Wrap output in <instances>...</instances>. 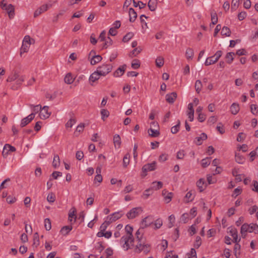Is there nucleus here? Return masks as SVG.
I'll return each mask as SVG.
<instances>
[{"instance_id": "60", "label": "nucleus", "mask_w": 258, "mask_h": 258, "mask_svg": "<svg viewBox=\"0 0 258 258\" xmlns=\"http://www.w3.org/2000/svg\"><path fill=\"white\" fill-rule=\"evenodd\" d=\"M84 127L85 124L84 123H81L77 126L76 131L77 132L81 133L84 131Z\"/></svg>"}, {"instance_id": "12", "label": "nucleus", "mask_w": 258, "mask_h": 258, "mask_svg": "<svg viewBox=\"0 0 258 258\" xmlns=\"http://www.w3.org/2000/svg\"><path fill=\"white\" fill-rule=\"evenodd\" d=\"M197 186L198 187L200 192H202L206 188L207 183L203 178H200L197 182Z\"/></svg>"}, {"instance_id": "18", "label": "nucleus", "mask_w": 258, "mask_h": 258, "mask_svg": "<svg viewBox=\"0 0 258 258\" xmlns=\"http://www.w3.org/2000/svg\"><path fill=\"white\" fill-rule=\"evenodd\" d=\"M207 139V135L203 133L201 135L200 137H198L196 138L195 143L197 145H201L202 144V141L206 140Z\"/></svg>"}, {"instance_id": "59", "label": "nucleus", "mask_w": 258, "mask_h": 258, "mask_svg": "<svg viewBox=\"0 0 258 258\" xmlns=\"http://www.w3.org/2000/svg\"><path fill=\"white\" fill-rule=\"evenodd\" d=\"M151 191H152V188H150L145 190L143 194V197L144 199H147L150 196V195L152 194V193H150Z\"/></svg>"}, {"instance_id": "8", "label": "nucleus", "mask_w": 258, "mask_h": 258, "mask_svg": "<svg viewBox=\"0 0 258 258\" xmlns=\"http://www.w3.org/2000/svg\"><path fill=\"white\" fill-rule=\"evenodd\" d=\"M51 5H50L49 6H48L47 4L43 5L41 6L40 8H39L38 9H37L35 11V12L34 13V17H38L41 13L46 11L48 10V7H51Z\"/></svg>"}, {"instance_id": "28", "label": "nucleus", "mask_w": 258, "mask_h": 258, "mask_svg": "<svg viewBox=\"0 0 258 258\" xmlns=\"http://www.w3.org/2000/svg\"><path fill=\"white\" fill-rule=\"evenodd\" d=\"M249 226L248 228V232L251 233L253 231L255 232V233H258V225L256 224L251 223L250 224H248Z\"/></svg>"}, {"instance_id": "55", "label": "nucleus", "mask_w": 258, "mask_h": 258, "mask_svg": "<svg viewBox=\"0 0 258 258\" xmlns=\"http://www.w3.org/2000/svg\"><path fill=\"white\" fill-rule=\"evenodd\" d=\"M201 244H202L201 238L200 236H197L196 237V240L195 243L194 244V246L196 248H198L201 246Z\"/></svg>"}, {"instance_id": "7", "label": "nucleus", "mask_w": 258, "mask_h": 258, "mask_svg": "<svg viewBox=\"0 0 258 258\" xmlns=\"http://www.w3.org/2000/svg\"><path fill=\"white\" fill-rule=\"evenodd\" d=\"M34 117L35 113H32L26 117L22 119L21 122V126L22 127L25 126L34 119Z\"/></svg>"}, {"instance_id": "32", "label": "nucleus", "mask_w": 258, "mask_h": 258, "mask_svg": "<svg viewBox=\"0 0 258 258\" xmlns=\"http://www.w3.org/2000/svg\"><path fill=\"white\" fill-rule=\"evenodd\" d=\"M240 245L238 242H236L234 247V252L235 256L237 258L240 255Z\"/></svg>"}, {"instance_id": "43", "label": "nucleus", "mask_w": 258, "mask_h": 258, "mask_svg": "<svg viewBox=\"0 0 258 258\" xmlns=\"http://www.w3.org/2000/svg\"><path fill=\"white\" fill-rule=\"evenodd\" d=\"M134 34L133 32L127 33L122 38V41L126 42L128 41L133 36Z\"/></svg>"}, {"instance_id": "49", "label": "nucleus", "mask_w": 258, "mask_h": 258, "mask_svg": "<svg viewBox=\"0 0 258 258\" xmlns=\"http://www.w3.org/2000/svg\"><path fill=\"white\" fill-rule=\"evenodd\" d=\"M76 122V119L75 118H71L66 124V127H72L73 125Z\"/></svg>"}, {"instance_id": "22", "label": "nucleus", "mask_w": 258, "mask_h": 258, "mask_svg": "<svg viewBox=\"0 0 258 258\" xmlns=\"http://www.w3.org/2000/svg\"><path fill=\"white\" fill-rule=\"evenodd\" d=\"M113 143L115 147L117 146V148H119L121 145V139L118 135H115L113 137Z\"/></svg>"}, {"instance_id": "23", "label": "nucleus", "mask_w": 258, "mask_h": 258, "mask_svg": "<svg viewBox=\"0 0 258 258\" xmlns=\"http://www.w3.org/2000/svg\"><path fill=\"white\" fill-rule=\"evenodd\" d=\"M211 16L212 22L211 24H210V26H211V25H215L218 22V17L216 12L214 11L211 12Z\"/></svg>"}, {"instance_id": "42", "label": "nucleus", "mask_w": 258, "mask_h": 258, "mask_svg": "<svg viewBox=\"0 0 258 258\" xmlns=\"http://www.w3.org/2000/svg\"><path fill=\"white\" fill-rule=\"evenodd\" d=\"M195 89L196 90V92L198 93H199L201 90L202 87V84L200 80H197L196 81L195 83Z\"/></svg>"}, {"instance_id": "29", "label": "nucleus", "mask_w": 258, "mask_h": 258, "mask_svg": "<svg viewBox=\"0 0 258 258\" xmlns=\"http://www.w3.org/2000/svg\"><path fill=\"white\" fill-rule=\"evenodd\" d=\"M29 47H30V46L28 45V44H25V43H22V45L20 48V56H22L23 53L28 52L29 49Z\"/></svg>"}, {"instance_id": "61", "label": "nucleus", "mask_w": 258, "mask_h": 258, "mask_svg": "<svg viewBox=\"0 0 258 258\" xmlns=\"http://www.w3.org/2000/svg\"><path fill=\"white\" fill-rule=\"evenodd\" d=\"M168 219L169 220V227H172L173 226V223L175 222V216L173 215L169 216Z\"/></svg>"}, {"instance_id": "41", "label": "nucleus", "mask_w": 258, "mask_h": 258, "mask_svg": "<svg viewBox=\"0 0 258 258\" xmlns=\"http://www.w3.org/2000/svg\"><path fill=\"white\" fill-rule=\"evenodd\" d=\"M194 50L190 48H188L185 52V55L187 59L192 58L194 56Z\"/></svg>"}, {"instance_id": "39", "label": "nucleus", "mask_w": 258, "mask_h": 258, "mask_svg": "<svg viewBox=\"0 0 258 258\" xmlns=\"http://www.w3.org/2000/svg\"><path fill=\"white\" fill-rule=\"evenodd\" d=\"M39 244V235L37 232H36L33 235V245H35V247H37Z\"/></svg>"}, {"instance_id": "1", "label": "nucleus", "mask_w": 258, "mask_h": 258, "mask_svg": "<svg viewBox=\"0 0 258 258\" xmlns=\"http://www.w3.org/2000/svg\"><path fill=\"white\" fill-rule=\"evenodd\" d=\"M25 76H21L20 73L17 71H14L8 77L7 82H13L16 81L18 85H21L24 81Z\"/></svg>"}, {"instance_id": "54", "label": "nucleus", "mask_w": 258, "mask_h": 258, "mask_svg": "<svg viewBox=\"0 0 258 258\" xmlns=\"http://www.w3.org/2000/svg\"><path fill=\"white\" fill-rule=\"evenodd\" d=\"M173 197V194L172 192L167 193V195L164 197V201L166 203H169L171 201Z\"/></svg>"}, {"instance_id": "48", "label": "nucleus", "mask_w": 258, "mask_h": 258, "mask_svg": "<svg viewBox=\"0 0 258 258\" xmlns=\"http://www.w3.org/2000/svg\"><path fill=\"white\" fill-rule=\"evenodd\" d=\"M249 226H248V224L244 223L243 224L241 227V234L243 235V234L248 232V228Z\"/></svg>"}, {"instance_id": "2", "label": "nucleus", "mask_w": 258, "mask_h": 258, "mask_svg": "<svg viewBox=\"0 0 258 258\" xmlns=\"http://www.w3.org/2000/svg\"><path fill=\"white\" fill-rule=\"evenodd\" d=\"M149 135L153 138L158 137L160 136V127L158 123L153 121L151 123L150 128L148 130Z\"/></svg>"}, {"instance_id": "46", "label": "nucleus", "mask_w": 258, "mask_h": 258, "mask_svg": "<svg viewBox=\"0 0 258 258\" xmlns=\"http://www.w3.org/2000/svg\"><path fill=\"white\" fill-rule=\"evenodd\" d=\"M140 67V60L137 59H135L132 62V67L134 69H137Z\"/></svg>"}, {"instance_id": "24", "label": "nucleus", "mask_w": 258, "mask_h": 258, "mask_svg": "<svg viewBox=\"0 0 258 258\" xmlns=\"http://www.w3.org/2000/svg\"><path fill=\"white\" fill-rule=\"evenodd\" d=\"M72 225L63 226L60 230L61 233L63 235H67L70 231L72 229Z\"/></svg>"}, {"instance_id": "33", "label": "nucleus", "mask_w": 258, "mask_h": 258, "mask_svg": "<svg viewBox=\"0 0 258 258\" xmlns=\"http://www.w3.org/2000/svg\"><path fill=\"white\" fill-rule=\"evenodd\" d=\"M64 82L68 84H71L74 82V79L71 73L66 75L64 79Z\"/></svg>"}, {"instance_id": "40", "label": "nucleus", "mask_w": 258, "mask_h": 258, "mask_svg": "<svg viewBox=\"0 0 258 258\" xmlns=\"http://www.w3.org/2000/svg\"><path fill=\"white\" fill-rule=\"evenodd\" d=\"M180 125V122L179 120H177V124L175 126H173L171 128V132L172 134H176L177 133L179 129Z\"/></svg>"}, {"instance_id": "6", "label": "nucleus", "mask_w": 258, "mask_h": 258, "mask_svg": "<svg viewBox=\"0 0 258 258\" xmlns=\"http://www.w3.org/2000/svg\"><path fill=\"white\" fill-rule=\"evenodd\" d=\"M156 162H153L151 163H148L143 166L142 171L143 172L146 173L147 171H153L156 169Z\"/></svg>"}, {"instance_id": "13", "label": "nucleus", "mask_w": 258, "mask_h": 258, "mask_svg": "<svg viewBox=\"0 0 258 258\" xmlns=\"http://www.w3.org/2000/svg\"><path fill=\"white\" fill-rule=\"evenodd\" d=\"M9 15V17L10 19H12L14 17V15L15 14V8L14 6L12 4H9L5 8V9Z\"/></svg>"}, {"instance_id": "50", "label": "nucleus", "mask_w": 258, "mask_h": 258, "mask_svg": "<svg viewBox=\"0 0 258 258\" xmlns=\"http://www.w3.org/2000/svg\"><path fill=\"white\" fill-rule=\"evenodd\" d=\"M235 161L239 164H242L244 161V158L242 156L240 155L239 154H236Z\"/></svg>"}, {"instance_id": "45", "label": "nucleus", "mask_w": 258, "mask_h": 258, "mask_svg": "<svg viewBox=\"0 0 258 258\" xmlns=\"http://www.w3.org/2000/svg\"><path fill=\"white\" fill-rule=\"evenodd\" d=\"M59 162H60V160H59V157L58 155H55L53 158V161L52 162V166L54 168H56L59 165Z\"/></svg>"}, {"instance_id": "26", "label": "nucleus", "mask_w": 258, "mask_h": 258, "mask_svg": "<svg viewBox=\"0 0 258 258\" xmlns=\"http://www.w3.org/2000/svg\"><path fill=\"white\" fill-rule=\"evenodd\" d=\"M150 251V245L149 244H144L141 249H139V250H137V253H140L141 251H143L145 253L147 254Z\"/></svg>"}, {"instance_id": "36", "label": "nucleus", "mask_w": 258, "mask_h": 258, "mask_svg": "<svg viewBox=\"0 0 258 258\" xmlns=\"http://www.w3.org/2000/svg\"><path fill=\"white\" fill-rule=\"evenodd\" d=\"M130 155L129 153L126 154L123 159V166L124 167H126L130 163Z\"/></svg>"}, {"instance_id": "15", "label": "nucleus", "mask_w": 258, "mask_h": 258, "mask_svg": "<svg viewBox=\"0 0 258 258\" xmlns=\"http://www.w3.org/2000/svg\"><path fill=\"white\" fill-rule=\"evenodd\" d=\"M126 65L124 64L121 67L118 68L113 73V76L115 77H118L122 76L125 72Z\"/></svg>"}, {"instance_id": "3", "label": "nucleus", "mask_w": 258, "mask_h": 258, "mask_svg": "<svg viewBox=\"0 0 258 258\" xmlns=\"http://www.w3.org/2000/svg\"><path fill=\"white\" fill-rule=\"evenodd\" d=\"M112 66L110 64H103L99 66L97 70L99 72L102 76H105L107 74L111 72L112 70Z\"/></svg>"}, {"instance_id": "47", "label": "nucleus", "mask_w": 258, "mask_h": 258, "mask_svg": "<svg viewBox=\"0 0 258 258\" xmlns=\"http://www.w3.org/2000/svg\"><path fill=\"white\" fill-rule=\"evenodd\" d=\"M44 227L46 230L49 231L51 228V222L49 219L46 218L44 220Z\"/></svg>"}, {"instance_id": "31", "label": "nucleus", "mask_w": 258, "mask_h": 258, "mask_svg": "<svg viewBox=\"0 0 258 258\" xmlns=\"http://www.w3.org/2000/svg\"><path fill=\"white\" fill-rule=\"evenodd\" d=\"M149 217H146L144 219H143L141 222V228L142 229H144L145 228L150 226L152 223L151 221L148 222L147 220L149 219Z\"/></svg>"}, {"instance_id": "34", "label": "nucleus", "mask_w": 258, "mask_h": 258, "mask_svg": "<svg viewBox=\"0 0 258 258\" xmlns=\"http://www.w3.org/2000/svg\"><path fill=\"white\" fill-rule=\"evenodd\" d=\"M234 55H235V53L234 52H228L226 54L225 57L227 59L226 62L230 64L232 63V62L233 61V60L234 59V57L233 56Z\"/></svg>"}, {"instance_id": "30", "label": "nucleus", "mask_w": 258, "mask_h": 258, "mask_svg": "<svg viewBox=\"0 0 258 258\" xmlns=\"http://www.w3.org/2000/svg\"><path fill=\"white\" fill-rule=\"evenodd\" d=\"M142 49L141 47L136 48L130 53L129 56L131 57L136 56L142 51Z\"/></svg>"}, {"instance_id": "10", "label": "nucleus", "mask_w": 258, "mask_h": 258, "mask_svg": "<svg viewBox=\"0 0 258 258\" xmlns=\"http://www.w3.org/2000/svg\"><path fill=\"white\" fill-rule=\"evenodd\" d=\"M48 107L47 106H44L42 108H41L39 114L41 118L46 119L49 117L51 113L48 111Z\"/></svg>"}, {"instance_id": "9", "label": "nucleus", "mask_w": 258, "mask_h": 258, "mask_svg": "<svg viewBox=\"0 0 258 258\" xmlns=\"http://www.w3.org/2000/svg\"><path fill=\"white\" fill-rule=\"evenodd\" d=\"M102 76L99 72L96 70L94 73H93L90 76L89 78V81L90 82V84L93 86V83L95 82L97 80H98L100 77Z\"/></svg>"}, {"instance_id": "20", "label": "nucleus", "mask_w": 258, "mask_h": 258, "mask_svg": "<svg viewBox=\"0 0 258 258\" xmlns=\"http://www.w3.org/2000/svg\"><path fill=\"white\" fill-rule=\"evenodd\" d=\"M163 183L161 181H154L152 183V186L150 188L153 189L158 190L162 187Z\"/></svg>"}, {"instance_id": "37", "label": "nucleus", "mask_w": 258, "mask_h": 258, "mask_svg": "<svg viewBox=\"0 0 258 258\" xmlns=\"http://www.w3.org/2000/svg\"><path fill=\"white\" fill-rule=\"evenodd\" d=\"M221 33L222 35L229 36L231 34V31L228 27L224 26L222 28Z\"/></svg>"}, {"instance_id": "62", "label": "nucleus", "mask_w": 258, "mask_h": 258, "mask_svg": "<svg viewBox=\"0 0 258 258\" xmlns=\"http://www.w3.org/2000/svg\"><path fill=\"white\" fill-rule=\"evenodd\" d=\"M155 229H158L162 225V221L160 219L156 220L154 223Z\"/></svg>"}, {"instance_id": "25", "label": "nucleus", "mask_w": 258, "mask_h": 258, "mask_svg": "<svg viewBox=\"0 0 258 258\" xmlns=\"http://www.w3.org/2000/svg\"><path fill=\"white\" fill-rule=\"evenodd\" d=\"M71 210H73V211H72V212H71V211H70V213L69 214V220L70 222H72V221H73L72 218H74V223H75L76 222V210L75 208H73L71 209Z\"/></svg>"}, {"instance_id": "53", "label": "nucleus", "mask_w": 258, "mask_h": 258, "mask_svg": "<svg viewBox=\"0 0 258 258\" xmlns=\"http://www.w3.org/2000/svg\"><path fill=\"white\" fill-rule=\"evenodd\" d=\"M47 200L49 203H53L55 201L54 194L52 192L49 194L47 197Z\"/></svg>"}, {"instance_id": "51", "label": "nucleus", "mask_w": 258, "mask_h": 258, "mask_svg": "<svg viewBox=\"0 0 258 258\" xmlns=\"http://www.w3.org/2000/svg\"><path fill=\"white\" fill-rule=\"evenodd\" d=\"M113 43L112 40L110 38V37H107V40L105 41V43L103 44V48H107L108 46L111 45Z\"/></svg>"}, {"instance_id": "11", "label": "nucleus", "mask_w": 258, "mask_h": 258, "mask_svg": "<svg viewBox=\"0 0 258 258\" xmlns=\"http://www.w3.org/2000/svg\"><path fill=\"white\" fill-rule=\"evenodd\" d=\"M177 93L175 92L167 94L165 96L166 101L169 103L172 104L177 98Z\"/></svg>"}, {"instance_id": "27", "label": "nucleus", "mask_w": 258, "mask_h": 258, "mask_svg": "<svg viewBox=\"0 0 258 258\" xmlns=\"http://www.w3.org/2000/svg\"><path fill=\"white\" fill-rule=\"evenodd\" d=\"M217 61L218 60L214 57V56H212L207 58L205 62V64L206 66H208L216 63Z\"/></svg>"}, {"instance_id": "21", "label": "nucleus", "mask_w": 258, "mask_h": 258, "mask_svg": "<svg viewBox=\"0 0 258 258\" xmlns=\"http://www.w3.org/2000/svg\"><path fill=\"white\" fill-rule=\"evenodd\" d=\"M239 111V106L238 104L233 103L230 107V111L232 114L235 115Z\"/></svg>"}, {"instance_id": "64", "label": "nucleus", "mask_w": 258, "mask_h": 258, "mask_svg": "<svg viewBox=\"0 0 258 258\" xmlns=\"http://www.w3.org/2000/svg\"><path fill=\"white\" fill-rule=\"evenodd\" d=\"M76 157L78 160H81L84 157L83 152L81 151H77L76 154Z\"/></svg>"}, {"instance_id": "14", "label": "nucleus", "mask_w": 258, "mask_h": 258, "mask_svg": "<svg viewBox=\"0 0 258 258\" xmlns=\"http://www.w3.org/2000/svg\"><path fill=\"white\" fill-rule=\"evenodd\" d=\"M230 233H231V235L233 238V241L234 243L239 242L240 241V238H238V232L236 228H232L230 230Z\"/></svg>"}, {"instance_id": "63", "label": "nucleus", "mask_w": 258, "mask_h": 258, "mask_svg": "<svg viewBox=\"0 0 258 258\" xmlns=\"http://www.w3.org/2000/svg\"><path fill=\"white\" fill-rule=\"evenodd\" d=\"M7 202L9 203V204H13L14 203H15L16 201V199L15 197H12V196H8L7 198Z\"/></svg>"}, {"instance_id": "56", "label": "nucleus", "mask_w": 258, "mask_h": 258, "mask_svg": "<svg viewBox=\"0 0 258 258\" xmlns=\"http://www.w3.org/2000/svg\"><path fill=\"white\" fill-rule=\"evenodd\" d=\"M141 227L136 233V238L139 242L142 240L143 234H141V230H143Z\"/></svg>"}, {"instance_id": "38", "label": "nucleus", "mask_w": 258, "mask_h": 258, "mask_svg": "<svg viewBox=\"0 0 258 258\" xmlns=\"http://www.w3.org/2000/svg\"><path fill=\"white\" fill-rule=\"evenodd\" d=\"M156 65L158 68H161L164 64V58L162 57H158L155 61Z\"/></svg>"}, {"instance_id": "57", "label": "nucleus", "mask_w": 258, "mask_h": 258, "mask_svg": "<svg viewBox=\"0 0 258 258\" xmlns=\"http://www.w3.org/2000/svg\"><path fill=\"white\" fill-rule=\"evenodd\" d=\"M184 156H185L184 151L183 150H180L177 153L176 158L178 159H183Z\"/></svg>"}, {"instance_id": "19", "label": "nucleus", "mask_w": 258, "mask_h": 258, "mask_svg": "<svg viewBox=\"0 0 258 258\" xmlns=\"http://www.w3.org/2000/svg\"><path fill=\"white\" fill-rule=\"evenodd\" d=\"M123 214L122 213L121 211H120L115 212L113 214L109 215V216L110 217V219H111L112 221L114 222L118 220V219L120 218L123 216Z\"/></svg>"}, {"instance_id": "58", "label": "nucleus", "mask_w": 258, "mask_h": 258, "mask_svg": "<svg viewBox=\"0 0 258 258\" xmlns=\"http://www.w3.org/2000/svg\"><path fill=\"white\" fill-rule=\"evenodd\" d=\"M188 219V214L187 213H184L182 215L180 220L184 223L187 222Z\"/></svg>"}, {"instance_id": "17", "label": "nucleus", "mask_w": 258, "mask_h": 258, "mask_svg": "<svg viewBox=\"0 0 258 258\" xmlns=\"http://www.w3.org/2000/svg\"><path fill=\"white\" fill-rule=\"evenodd\" d=\"M158 0H149L148 6L151 11H155L157 8Z\"/></svg>"}, {"instance_id": "16", "label": "nucleus", "mask_w": 258, "mask_h": 258, "mask_svg": "<svg viewBox=\"0 0 258 258\" xmlns=\"http://www.w3.org/2000/svg\"><path fill=\"white\" fill-rule=\"evenodd\" d=\"M128 13H129V17H130V19H129L130 21L131 22H134L136 20V19L137 17V13L135 12V11L134 10V9L131 8L129 9Z\"/></svg>"}, {"instance_id": "52", "label": "nucleus", "mask_w": 258, "mask_h": 258, "mask_svg": "<svg viewBox=\"0 0 258 258\" xmlns=\"http://www.w3.org/2000/svg\"><path fill=\"white\" fill-rule=\"evenodd\" d=\"M194 197H192L191 191H188L185 196V199H186V202L188 203L191 202L194 200Z\"/></svg>"}, {"instance_id": "44", "label": "nucleus", "mask_w": 258, "mask_h": 258, "mask_svg": "<svg viewBox=\"0 0 258 258\" xmlns=\"http://www.w3.org/2000/svg\"><path fill=\"white\" fill-rule=\"evenodd\" d=\"M101 114L102 119L104 120L106 118L109 116V112L107 109H102L101 110Z\"/></svg>"}, {"instance_id": "35", "label": "nucleus", "mask_w": 258, "mask_h": 258, "mask_svg": "<svg viewBox=\"0 0 258 258\" xmlns=\"http://www.w3.org/2000/svg\"><path fill=\"white\" fill-rule=\"evenodd\" d=\"M211 163V158L207 157L205 159H203L201 161L202 166L203 168H205L207 167L208 165L210 164Z\"/></svg>"}, {"instance_id": "4", "label": "nucleus", "mask_w": 258, "mask_h": 258, "mask_svg": "<svg viewBox=\"0 0 258 258\" xmlns=\"http://www.w3.org/2000/svg\"><path fill=\"white\" fill-rule=\"evenodd\" d=\"M142 212V209L141 207L134 208L131 209L127 214L126 216L127 218L131 219L135 218L137 217L140 213Z\"/></svg>"}, {"instance_id": "5", "label": "nucleus", "mask_w": 258, "mask_h": 258, "mask_svg": "<svg viewBox=\"0 0 258 258\" xmlns=\"http://www.w3.org/2000/svg\"><path fill=\"white\" fill-rule=\"evenodd\" d=\"M93 55L91 59L90 63L92 65H95L96 63L99 62L102 59V57L100 55H96L95 51L94 50H91L89 54V58L90 56Z\"/></svg>"}]
</instances>
